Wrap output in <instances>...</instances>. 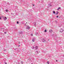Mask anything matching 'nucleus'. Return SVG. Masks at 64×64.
I'll return each mask as SVG.
<instances>
[{
    "label": "nucleus",
    "mask_w": 64,
    "mask_h": 64,
    "mask_svg": "<svg viewBox=\"0 0 64 64\" xmlns=\"http://www.w3.org/2000/svg\"><path fill=\"white\" fill-rule=\"evenodd\" d=\"M11 14H12V13Z\"/></svg>",
    "instance_id": "39"
},
{
    "label": "nucleus",
    "mask_w": 64,
    "mask_h": 64,
    "mask_svg": "<svg viewBox=\"0 0 64 64\" xmlns=\"http://www.w3.org/2000/svg\"><path fill=\"white\" fill-rule=\"evenodd\" d=\"M21 63L22 64H23V62H21Z\"/></svg>",
    "instance_id": "25"
},
{
    "label": "nucleus",
    "mask_w": 64,
    "mask_h": 64,
    "mask_svg": "<svg viewBox=\"0 0 64 64\" xmlns=\"http://www.w3.org/2000/svg\"><path fill=\"white\" fill-rule=\"evenodd\" d=\"M53 13H54V14H55V11H53Z\"/></svg>",
    "instance_id": "17"
},
{
    "label": "nucleus",
    "mask_w": 64,
    "mask_h": 64,
    "mask_svg": "<svg viewBox=\"0 0 64 64\" xmlns=\"http://www.w3.org/2000/svg\"><path fill=\"white\" fill-rule=\"evenodd\" d=\"M35 40V38H33L32 40V42H34Z\"/></svg>",
    "instance_id": "5"
},
{
    "label": "nucleus",
    "mask_w": 64,
    "mask_h": 64,
    "mask_svg": "<svg viewBox=\"0 0 64 64\" xmlns=\"http://www.w3.org/2000/svg\"><path fill=\"white\" fill-rule=\"evenodd\" d=\"M54 40H57V38H55V37H54Z\"/></svg>",
    "instance_id": "16"
},
{
    "label": "nucleus",
    "mask_w": 64,
    "mask_h": 64,
    "mask_svg": "<svg viewBox=\"0 0 64 64\" xmlns=\"http://www.w3.org/2000/svg\"><path fill=\"white\" fill-rule=\"evenodd\" d=\"M36 22H35L34 24V25L35 26V27H36Z\"/></svg>",
    "instance_id": "13"
},
{
    "label": "nucleus",
    "mask_w": 64,
    "mask_h": 64,
    "mask_svg": "<svg viewBox=\"0 0 64 64\" xmlns=\"http://www.w3.org/2000/svg\"><path fill=\"white\" fill-rule=\"evenodd\" d=\"M61 9V8L60 7H59L58 8V9H57V10H58L59 9Z\"/></svg>",
    "instance_id": "9"
},
{
    "label": "nucleus",
    "mask_w": 64,
    "mask_h": 64,
    "mask_svg": "<svg viewBox=\"0 0 64 64\" xmlns=\"http://www.w3.org/2000/svg\"><path fill=\"white\" fill-rule=\"evenodd\" d=\"M18 43H19V44H20V42H18Z\"/></svg>",
    "instance_id": "27"
},
{
    "label": "nucleus",
    "mask_w": 64,
    "mask_h": 64,
    "mask_svg": "<svg viewBox=\"0 0 64 64\" xmlns=\"http://www.w3.org/2000/svg\"><path fill=\"white\" fill-rule=\"evenodd\" d=\"M55 23H56V24H57L58 22L57 20L55 21Z\"/></svg>",
    "instance_id": "11"
},
{
    "label": "nucleus",
    "mask_w": 64,
    "mask_h": 64,
    "mask_svg": "<svg viewBox=\"0 0 64 64\" xmlns=\"http://www.w3.org/2000/svg\"><path fill=\"white\" fill-rule=\"evenodd\" d=\"M44 32H47V30H45L44 31Z\"/></svg>",
    "instance_id": "15"
},
{
    "label": "nucleus",
    "mask_w": 64,
    "mask_h": 64,
    "mask_svg": "<svg viewBox=\"0 0 64 64\" xmlns=\"http://www.w3.org/2000/svg\"><path fill=\"white\" fill-rule=\"evenodd\" d=\"M47 63L48 64H49V62L48 61L47 62Z\"/></svg>",
    "instance_id": "19"
},
{
    "label": "nucleus",
    "mask_w": 64,
    "mask_h": 64,
    "mask_svg": "<svg viewBox=\"0 0 64 64\" xmlns=\"http://www.w3.org/2000/svg\"><path fill=\"white\" fill-rule=\"evenodd\" d=\"M42 41L43 42H45V40L44 39H43L42 40Z\"/></svg>",
    "instance_id": "7"
},
{
    "label": "nucleus",
    "mask_w": 64,
    "mask_h": 64,
    "mask_svg": "<svg viewBox=\"0 0 64 64\" xmlns=\"http://www.w3.org/2000/svg\"><path fill=\"white\" fill-rule=\"evenodd\" d=\"M36 54H38V51H36Z\"/></svg>",
    "instance_id": "10"
},
{
    "label": "nucleus",
    "mask_w": 64,
    "mask_h": 64,
    "mask_svg": "<svg viewBox=\"0 0 64 64\" xmlns=\"http://www.w3.org/2000/svg\"><path fill=\"white\" fill-rule=\"evenodd\" d=\"M60 32H63V30L62 29H61L60 30Z\"/></svg>",
    "instance_id": "1"
},
{
    "label": "nucleus",
    "mask_w": 64,
    "mask_h": 64,
    "mask_svg": "<svg viewBox=\"0 0 64 64\" xmlns=\"http://www.w3.org/2000/svg\"><path fill=\"white\" fill-rule=\"evenodd\" d=\"M58 17H59V16H56V18H58Z\"/></svg>",
    "instance_id": "23"
},
{
    "label": "nucleus",
    "mask_w": 64,
    "mask_h": 64,
    "mask_svg": "<svg viewBox=\"0 0 64 64\" xmlns=\"http://www.w3.org/2000/svg\"><path fill=\"white\" fill-rule=\"evenodd\" d=\"M19 24V22L18 21L17 22V24Z\"/></svg>",
    "instance_id": "21"
},
{
    "label": "nucleus",
    "mask_w": 64,
    "mask_h": 64,
    "mask_svg": "<svg viewBox=\"0 0 64 64\" xmlns=\"http://www.w3.org/2000/svg\"><path fill=\"white\" fill-rule=\"evenodd\" d=\"M56 61H57V60H56Z\"/></svg>",
    "instance_id": "36"
},
{
    "label": "nucleus",
    "mask_w": 64,
    "mask_h": 64,
    "mask_svg": "<svg viewBox=\"0 0 64 64\" xmlns=\"http://www.w3.org/2000/svg\"><path fill=\"white\" fill-rule=\"evenodd\" d=\"M6 31H8V29H6Z\"/></svg>",
    "instance_id": "18"
},
{
    "label": "nucleus",
    "mask_w": 64,
    "mask_h": 64,
    "mask_svg": "<svg viewBox=\"0 0 64 64\" xmlns=\"http://www.w3.org/2000/svg\"><path fill=\"white\" fill-rule=\"evenodd\" d=\"M60 25H61V24H60Z\"/></svg>",
    "instance_id": "40"
},
{
    "label": "nucleus",
    "mask_w": 64,
    "mask_h": 64,
    "mask_svg": "<svg viewBox=\"0 0 64 64\" xmlns=\"http://www.w3.org/2000/svg\"><path fill=\"white\" fill-rule=\"evenodd\" d=\"M19 34H22L23 33L22 32H20L19 33Z\"/></svg>",
    "instance_id": "8"
},
{
    "label": "nucleus",
    "mask_w": 64,
    "mask_h": 64,
    "mask_svg": "<svg viewBox=\"0 0 64 64\" xmlns=\"http://www.w3.org/2000/svg\"><path fill=\"white\" fill-rule=\"evenodd\" d=\"M6 12H8V10H6Z\"/></svg>",
    "instance_id": "20"
},
{
    "label": "nucleus",
    "mask_w": 64,
    "mask_h": 64,
    "mask_svg": "<svg viewBox=\"0 0 64 64\" xmlns=\"http://www.w3.org/2000/svg\"><path fill=\"white\" fill-rule=\"evenodd\" d=\"M30 27H29V26H28L27 27V28H26V29H30Z\"/></svg>",
    "instance_id": "4"
},
{
    "label": "nucleus",
    "mask_w": 64,
    "mask_h": 64,
    "mask_svg": "<svg viewBox=\"0 0 64 64\" xmlns=\"http://www.w3.org/2000/svg\"><path fill=\"white\" fill-rule=\"evenodd\" d=\"M63 56L64 57V55L63 56Z\"/></svg>",
    "instance_id": "30"
},
{
    "label": "nucleus",
    "mask_w": 64,
    "mask_h": 64,
    "mask_svg": "<svg viewBox=\"0 0 64 64\" xmlns=\"http://www.w3.org/2000/svg\"><path fill=\"white\" fill-rule=\"evenodd\" d=\"M33 6H34V5H33Z\"/></svg>",
    "instance_id": "37"
},
{
    "label": "nucleus",
    "mask_w": 64,
    "mask_h": 64,
    "mask_svg": "<svg viewBox=\"0 0 64 64\" xmlns=\"http://www.w3.org/2000/svg\"><path fill=\"white\" fill-rule=\"evenodd\" d=\"M32 49H34V46H33V47Z\"/></svg>",
    "instance_id": "22"
},
{
    "label": "nucleus",
    "mask_w": 64,
    "mask_h": 64,
    "mask_svg": "<svg viewBox=\"0 0 64 64\" xmlns=\"http://www.w3.org/2000/svg\"><path fill=\"white\" fill-rule=\"evenodd\" d=\"M39 3H40V1L39 2Z\"/></svg>",
    "instance_id": "31"
},
{
    "label": "nucleus",
    "mask_w": 64,
    "mask_h": 64,
    "mask_svg": "<svg viewBox=\"0 0 64 64\" xmlns=\"http://www.w3.org/2000/svg\"><path fill=\"white\" fill-rule=\"evenodd\" d=\"M26 24H27V22H26Z\"/></svg>",
    "instance_id": "34"
},
{
    "label": "nucleus",
    "mask_w": 64,
    "mask_h": 64,
    "mask_svg": "<svg viewBox=\"0 0 64 64\" xmlns=\"http://www.w3.org/2000/svg\"><path fill=\"white\" fill-rule=\"evenodd\" d=\"M48 6H52V5H51V4H48Z\"/></svg>",
    "instance_id": "14"
},
{
    "label": "nucleus",
    "mask_w": 64,
    "mask_h": 64,
    "mask_svg": "<svg viewBox=\"0 0 64 64\" xmlns=\"http://www.w3.org/2000/svg\"><path fill=\"white\" fill-rule=\"evenodd\" d=\"M4 34H6V32H4Z\"/></svg>",
    "instance_id": "26"
},
{
    "label": "nucleus",
    "mask_w": 64,
    "mask_h": 64,
    "mask_svg": "<svg viewBox=\"0 0 64 64\" xmlns=\"http://www.w3.org/2000/svg\"><path fill=\"white\" fill-rule=\"evenodd\" d=\"M31 36H33V34H31Z\"/></svg>",
    "instance_id": "24"
},
{
    "label": "nucleus",
    "mask_w": 64,
    "mask_h": 64,
    "mask_svg": "<svg viewBox=\"0 0 64 64\" xmlns=\"http://www.w3.org/2000/svg\"><path fill=\"white\" fill-rule=\"evenodd\" d=\"M6 50L5 49L4 50V51H6Z\"/></svg>",
    "instance_id": "28"
},
{
    "label": "nucleus",
    "mask_w": 64,
    "mask_h": 64,
    "mask_svg": "<svg viewBox=\"0 0 64 64\" xmlns=\"http://www.w3.org/2000/svg\"><path fill=\"white\" fill-rule=\"evenodd\" d=\"M56 14L57 15L58 14V12L57 11L56 13Z\"/></svg>",
    "instance_id": "12"
},
{
    "label": "nucleus",
    "mask_w": 64,
    "mask_h": 64,
    "mask_svg": "<svg viewBox=\"0 0 64 64\" xmlns=\"http://www.w3.org/2000/svg\"><path fill=\"white\" fill-rule=\"evenodd\" d=\"M26 24H25V25H26Z\"/></svg>",
    "instance_id": "35"
},
{
    "label": "nucleus",
    "mask_w": 64,
    "mask_h": 64,
    "mask_svg": "<svg viewBox=\"0 0 64 64\" xmlns=\"http://www.w3.org/2000/svg\"><path fill=\"white\" fill-rule=\"evenodd\" d=\"M19 46H19V45L18 46V47H19Z\"/></svg>",
    "instance_id": "32"
},
{
    "label": "nucleus",
    "mask_w": 64,
    "mask_h": 64,
    "mask_svg": "<svg viewBox=\"0 0 64 64\" xmlns=\"http://www.w3.org/2000/svg\"><path fill=\"white\" fill-rule=\"evenodd\" d=\"M52 32H53V30H52L51 29H50L49 30V32L50 33H52Z\"/></svg>",
    "instance_id": "3"
},
{
    "label": "nucleus",
    "mask_w": 64,
    "mask_h": 64,
    "mask_svg": "<svg viewBox=\"0 0 64 64\" xmlns=\"http://www.w3.org/2000/svg\"><path fill=\"white\" fill-rule=\"evenodd\" d=\"M35 49L36 50H37V49H38V46H36L35 47Z\"/></svg>",
    "instance_id": "6"
},
{
    "label": "nucleus",
    "mask_w": 64,
    "mask_h": 64,
    "mask_svg": "<svg viewBox=\"0 0 64 64\" xmlns=\"http://www.w3.org/2000/svg\"><path fill=\"white\" fill-rule=\"evenodd\" d=\"M1 19V18L0 17V20Z\"/></svg>",
    "instance_id": "29"
},
{
    "label": "nucleus",
    "mask_w": 64,
    "mask_h": 64,
    "mask_svg": "<svg viewBox=\"0 0 64 64\" xmlns=\"http://www.w3.org/2000/svg\"><path fill=\"white\" fill-rule=\"evenodd\" d=\"M31 64H33V63H31Z\"/></svg>",
    "instance_id": "33"
},
{
    "label": "nucleus",
    "mask_w": 64,
    "mask_h": 64,
    "mask_svg": "<svg viewBox=\"0 0 64 64\" xmlns=\"http://www.w3.org/2000/svg\"><path fill=\"white\" fill-rule=\"evenodd\" d=\"M3 29V28H1V29Z\"/></svg>",
    "instance_id": "38"
},
{
    "label": "nucleus",
    "mask_w": 64,
    "mask_h": 64,
    "mask_svg": "<svg viewBox=\"0 0 64 64\" xmlns=\"http://www.w3.org/2000/svg\"><path fill=\"white\" fill-rule=\"evenodd\" d=\"M3 19L4 20H7V18L6 17H4L3 18Z\"/></svg>",
    "instance_id": "2"
}]
</instances>
